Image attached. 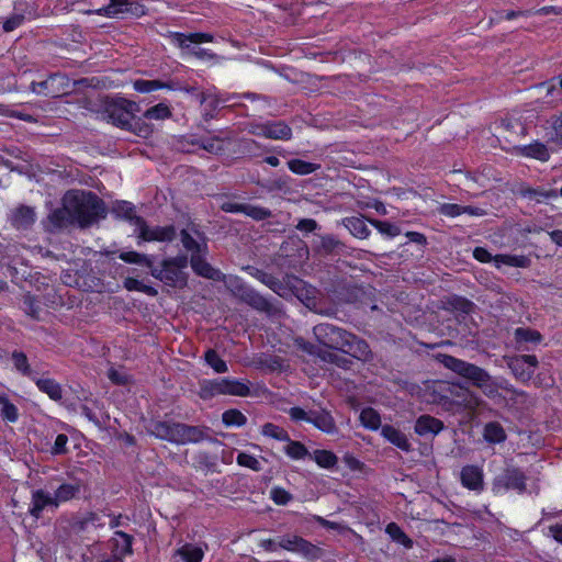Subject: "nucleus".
<instances>
[{
  "label": "nucleus",
  "mask_w": 562,
  "mask_h": 562,
  "mask_svg": "<svg viewBox=\"0 0 562 562\" xmlns=\"http://www.w3.org/2000/svg\"><path fill=\"white\" fill-rule=\"evenodd\" d=\"M72 222L80 227L92 225L103 213L101 201L91 192L70 190L63 198Z\"/></svg>",
  "instance_id": "obj_1"
},
{
  "label": "nucleus",
  "mask_w": 562,
  "mask_h": 562,
  "mask_svg": "<svg viewBox=\"0 0 562 562\" xmlns=\"http://www.w3.org/2000/svg\"><path fill=\"white\" fill-rule=\"evenodd\" d=\"M441 362L447 369L470 380L475 386L481 389L486 396L496 398L499 395V385L482 368L452 356H443Z\"/></svg>",
  "instance_id": "obj_2"
},
{
  "label": "nucleus",
  "mask_w": 562,
  "mask_h": 562,
  "mask_svg": "<svg viewBox=\"0 0 562 562\" xmlns=\"http://www.w3.org/2000/svg\"><path fill=\"white\" fill-rule=\"evenodd\" d=\"M137 110V104L135 102L125 100V99H113L111 100L105 108V114L113 125L133 131L137 135L146 137L150 130L148 126H143L138 120L135 119V112Z\"/></svg>",
  "instance_id": "obj_3"
},
{
  "label": "nucleus",
  "mask_w": 562,
  "mask_h": 562,
  "mask_svg": "<svg viewBox=\"0 0 562 562\" xmlns=\"http://www.w3.org/2000/svg\"><path fill=\"white\" fill-rule=\"evenodd\" d=\"M150 432L157 438L177 445L195 443L204 439V431L195 426L173 422H157L150 427Z\"/></svg>",
  "instance_id": "obj_4"
},
{
  "label": "nucleus",
  "mask_w": 562,
  "mask_h": 562,
  "mask_svg": "<svg viewBox=\"0 0 562 562\" xmlns=\"http://www.w3.org/2000/svg\"><path fill=\"white\" fill-rule=\"evenodd\" d=\"M188 258L177 256L162 262L161 269H153L151 276L161 280L167 285L182 288L187 284Z\"/></svg>",
  "instance_id": "obj_5"
},
{
  "label": "nucleus",
  "mask_w": 562,
  "mask_h": 562,
  "mask_svg": "<svg viewBox=\"0 0 562 562\" xmlns=\"http://www.w3.org/2000/svg\"><path fill=\"white\" fill-rule=\"evenodd\" d=\"M172 43L184 49L187 54L195 56L199 59H211L214 57L209 49L202 48L199 45L213 41V35L210 33H175L172 35Z\"/></svg>",
  "instance_id": "obj_6"
},
{
  "label": "nucleus",
  "mask_w": 562,
  "mask_h": 562,
  "mask_svg": "<svg viewBox=\"0 0 562 562\" xmlns=\"http://www.w3.org/2000/svg\"><path fill=\"white\" fill-rule=\"evenodd\" d=\"M248 393L249 387L247 384L241 381L231 379L207 381L201 389V396L204 398L220 394L246 396Z\"/></svg>",
  "instance_id": "obj_7"
},
{
  "label": "nucleus",
  "mask_w": 562,
  "mask_h": 562,
  "mask_svg": "<svg viewBox=\"0 0 562 562\" xmlns=\"http://www.w3.org/2000/svg\"><path fill=\"white\" fill-rule=\"evenodd\" d=\"M134 232L142 241H170L175 237L172 226L149 227L143 218H134Z\"/></svg>",
  "instance_id": "obj_8"
},
{
  "label": "nucleus",
  "mask_w": 562,
  "mask_h": 562,
  "mask_svg": "<svg viewBox=\"0 0 562 562\" xmlns=\"http://www.w3.org/2000/svg\"><path fill=\"white\" fill-rule=\"evenodd\" d=\"M316 339L324 346L340 350L348 331L331 324H318L313 328Z\"/></svg>",
  "instance_id": "obj_9"
},
{
  "label": "nucleus",
  "mask_w": 562,
  "mask_h": 562,
  "mask_svg": "<svg viewBox=\"0 0 562 562\" xmlns=\"http://www.w3.org/2000/svg\"><path fill=\"white\" fill-rule=\"evenodd\" d=\"M249 132L257 136H263L271 139L286 140L292 136L291 128L281 121L267 123H250Z\"/></svg>",
  "instance_id": "obj_10"
},
{
  "label": "nucleus",
  "mask_w": 562,
  "mask_h": 562,
  "mask_svg": "<svg viewBox=\"0 0 562 562\" xmlns=\"http://www.w3.org/2000/svg\"><path fill=\"white\" fill-rule=\"evenodd\" d=\"M110 3L103 8H100L93 13L108 18H117L121 14L132 13L136 15L144 14L143 7L135 4L131 0H109Z\"/></svg>",
  "instance_id": "obj_11"
},
{
  "label": "nucleus",
  "mask_w": 562,
  "mask_h": 562,
  "mask_svg": "<svg viewBox=\"0 0 562 562\" xmlns=\"http://www.w3.org/2000/svg\"><path fill=\"white\" fill-rule=\"evenodd\" d=\"M538 364V360L535 356L525 355L513 359L509 367L517 379L522 382L529 381Z\"/></svg>",
  "instance_id": "obj_12"
},
{
  "label": "nucleus",
  "mask_w": 562,
  "mask_h": 562,
  "mask_svg": "<svg viewBox=\"0 0 562 562\" xmlns=\"http://www.w3.org/2000/svg\"><path fill=\"white\" fill-rule=\"evenodd\" d=\"M460 481L463 487L480 493L484 488V474L477 465H465L461 469Z\"/></svg>",
  "instance_id": "obj_13"
},
{
  "label": "nucleus",
  "mask_w": 562,
  "mask_h": 562,
  "mask_svg": "<svg viewBox=\"0 0 562 562\" xmlns=\"http://www.w3.org/2000/svg\"><path fill=\"white\" fill-rule=\"evenodd\" d=\"M47 508H57L53 494L42 488L33 491L29 505L30 515L40 518L43 510Z\"/></svg>",
  "instance_id": "obj_14"
},
{
  "label": "nucleus",
  "mask_w": 562,
  "mask_h": 562,
  "mask_svg": "<svg viewBox=\"0 0 562 562\" xmlns=\"http://www.w3.org/2000/svg\"><path fill=\"white\" fill-rule=\"evenodd\" d=\"M340 350L362 361H368L371 358L369 345L350 333L345 338Z\"/></svg>",
  "instance_id": "obj_15"
},
{
  "label": "nucleus",
  "mask_w": 562,
  "mask_h": 562,
  "mask_svg": "<svg viewBox=\"0 0 562 562\" xmlns=\"http://www.w3.org/2000/svg\"><path fill=\"white\" fill-rule=\"evenodd\" d=\"M279 548L290 552L307 555L312 552L313 546L305 539L295 535H285L278 539Z\"/></svg>",
  "instance_id": "obj_16"
},
{
  "label": "nucleus",
  "mask_w": 562,
  "mask_h": 562,
  "mask_svg": "<svg viewBox=\"0 0 562 562\" xmlns=\"http://www.w3.org/2000/svg\"><path fill=\"white\" fill-rule=\"evenodd\" d=\"M66 81L67 79L64 76L53 75L44 81L32 83V90L38 94L57 97L65 91L56 88L63 86Z\"/></svg>",
  "instance_id": "obj_17"
},
{
  "label": "nucleus",
  "mask_w": 562,
  "mask_h": 562,
  "mask_svg": "<svg viewBox=\"0 0 562 562\" xmlns=\"http://www.w3.org/2000/svg\"><path fill=\"white\" fill-rule=\"evenodd\" d=\"M0 417L8 424H15L20 418L15 401L5 392H0Z\"/></svg>",
  "instance_id": "obj_18"
},
{
  "label": "nucleus",
  "mask_w": 562,
  "mask_h": 562,
  "mask_svg": "<svg viewBox=\"0 0 562 562\" xmlns=\"http://www.w3.org/2000/svg\"><path fill=\"white\" fill-rule=\"evenodd\" d=\"M443 428V423L432 416L422 415L415 424V432L419 436H436Z\"/></svg>",
  "instance_id": "obj_19"
},
{
  "label": "nucleus",
  "mask_w": 562,
  "mask_h": 562,
  "mask_svg": "<svg viewBox=\"0 0 562 562\" xmlns=\"http://www.w3.org/2000/svg\"><path fill=\"white\" fill-rule=\"evenodd\" d=\"M311 424L325 434L334 435L337 432L334 417L325 409L313 411Z\"/></svg>",
  "instance_id": "obj_20"
},
{
  "label": "nucleus",
  "mask_w": 562,
  "mask_h": 562,
  "mask_svg": "<svg viewBox=\"0 0 562 562\" xmlns=\"http://www.w3.org/2000/svg\"><path fill=\"white\" fill-rule=\"evenodd\" d=\"M516 151L524 157L537 159L543 162L550 159L549 148L538 140L529 145L517 147Z\"/></svg>",
  "instance_id": "obj_21"
},
{
  "label": "nucleus",
  "mask_w": 562,
  "mask_h": 562,
  "mask_svg": "<svg viewBox=\"0 0 562 562\" xmlns=\"http://www.w3.org/2000/svg\"><path fill=\"white\" fill-rule=\"evenodd\" d=\"M205 548L194 543H184L173 552V558H180L184 562H202Z\"/></svg>",
  "instance_id": "obj_22"
},
{
  "label": "nucleus",
  "mask_w": 562,
  "mask_h": 562,
  "mask_svg": "<svg viewBox=\"0 0 562 562\" xmlns=\"http://www.w3.org/2000/svg\"><path fill=\"white\" fill-rule=\"evenodd\" d=\"M101 526H103V522H101L100 517L94 513H87L75 518L71 522V528L75 532H89Z\"/></svg>",
  "instance_id": "obj_23"
},
{
  "label": "nucleus",
  "mask_w": 562,
  "mask_h": 562,
  "mask_svg": "<svg viewBox=\"0 0 562 562\" xmlns=\"http://www.w3.org/2000/svg\"><path fill=\"white\" fill-rule=\"evenodd\" d=\"M537 89L544 90L546 98L548 99L546 103L550 106H554L562 95V75L539 85Z\"/></svg>",
  "instance_id": "obj_24"
},
{
  "label": "nucleus",
  "mask_w": 562,
  "mask_h": 562,
  "mask_svg": "<svg viewBox=\"0 0 562 562\" xmlns=\"http://www.w3.org/2000/svg\"><path fill=\"white\" fill-rule=\"evenodd\" d=\"M81 491L79 482L63 483L53 493L56 506L76 498Z\"/></svg>",
  "instance_id": "obj_25"
},
{
  "label": "nucleus",
  "mask_w": 562,
  "mask_h": 562,
  "mask_svg": "<svg viewBox=\"0 0 562 562\" xmlns=\"http://www.w3.org/2000/svg\"><path fill=\"white\" fill-rule=\"evenodd\" d=\"M381 435L392 445L396 446L403 451H409L411 443L406 436L393 426L385 425L381 428Z\"/></svg>",
  "instance_id": "obj_26"
},
{
  "label": "nucleus",
  "mask_w": 562,
  "mask_h": 562,
  "mask_svg": "<svg viewBox=\"0 0 562 562\" xmlns=\"http://www.w3.org/2000/svg\"><path fill=\"white\" fill-rule=\"evenodd\" d=\"M11 222L19 229L27 228L35 222V212L32 207L20 206L12 212Z\"/></svg>",
  "instance_id": "obj_27"
},
{
  "label": "nucleus",
  "mask_w": 562,
  "mask_h": 562,
  "mask_svg": "<svg viewBox=\"0 0 562 562\" xmlns=\"http://www.w3.org/2000/svg\"><path fill=\"white\" fill-rule=\"evenodd\" d=\"M493 262L496 268L502 266L527 268L530 265V259L524 255H496Z\"/></svg>",
  "instance_id": "obj_28"
},
{
  "label": "nucleus",
  "mask_w": 562,
  "mask_h": 562,
  "mask_svg": "<svg viewBox=\"0 0 562 562\" xmlns=\"http://www.w3.org/2000/svg\"><path fill=\"white\" fill-rule=\"evenodd\" d=\"M191 267L195 273L207 279H220V271L212 268L204 259L201 258L200 254H192Z\"/></svg>",
  "instance_id": "obj_29"
},
{
  "label": "nucleus",
  "mask_w": 562,
  "mask_h": 562,
  "mask_svg": "<svg viewBox=\"0 0 562 562\" xmlns=\"http://www.w3.org/2000/svg\"><path fill=\"white\" fill-rule=\"evenodd\" d=\"M69 224L75 223L72 222L70 215H68V212L64 205L63 207L53 211L47 217V228L49 231L61 228Z\"/></svg>",
  "instance_id": "obj_30"
},
{
  "label": "nucleus",
  "mask_w": 562,
  "mask_h": 562,
  "mask_svg": "<svg viewBox=\"0 0 562 562\" xmlns=\"http://www.w3.org/2000/svg\"><path fill=\"white\" fill-rule=\"evenodd\" d=\"M313 460L319 468L331 470L337 465L338 458L330 451L325 449H317L312 454Z\"/></svg>",
  "instance_id": "obj_31"
},
{
  "label": "nucleus",
  "mask_w": 562,
  "mask_h": 562,
  "mask_svg": "<svg viewBox=\"0 0 562 562\" xmlns=\"http://www.w3.org/2000/svg\"><path fill=\"white\" fill-rule=\"evenodd\" d=\"M345 226L357 238L364 239L369 236L370 229L363 218L348 217L345 220Z\"/></svg>",
  "instance_id": "obj_32"
},
{
  "label": "nucleus",
  "mask_w": 562,
  "mask_h": 562,
  "mask_svg": "<svg viewBox=\"0 0 562 562\" xmlns=\"http://www.w3.org/2000/svg\"><path fill=\"white\" fill-rule=\"evenodd\" d=\"M456 402L469 411L476 409L481 404V400L476 394L462 387H460V392L456 393Z\"/></svg>",
  "instance_id": "obj_33"
},
{
  "label": "nucleus",
  "mask_w": 562,
  "mask_h": 562,
  "mask_svg": "<svg viewBox=\"0 0 562 562\" xmlns=\"http://www.w3.org/2000/svg\"><path fill=\"white\" fill-rule=\"evenodd\" d=\"M36 385L54 401H58L63 396L60 385L52 379H38Z\"/></svg>",
  "instance_id": "obj_34"
},
{
  "label": "nucleus",
  "mask_w": 562,
  "mask_h": 562,
  "mask_svg": "<svg viewBox=\"0 0 562 562\" xmlns=\"http://www.w3.org/2000/svg\"><path fill=\"white\" fill-rule=\"evenodd\" d=\"M546 137L550 143L562 145V114L552 119L547 127Z\"/></svg>",
  "instance_id": "obj_35"
},
{
  "label": "nucleus",
  "mask_w": 562,
  "mask_h": 562,
  "mask_svg": "<svg viewBox=\"0 0 562 562\" xmlns=\"http://www.w3.org/2000/svg\"><path fill=\"white\" fill-rule=\"evenodd\" d=\"M484 439L491 443H499L505 440V430L498 423H488L484 427Z\"/></svg>",
  "instance_id": "obj_36"
},
{
  "label": "nucleus",
  "mask_w": 562,
  "mask_h": 562,
  "mask_svg": "<svg viewBox=\"0 0 562 562\" xmlns=\"http://www.w3.org/2000/svg\"><path fill=\"white\" fill-rule=\"evenodd\" d=\"M115 554L126 555L132 552V538L123 531H116L113 538Z\"/></svg>",
  "instance_id": "obj_37"
},
{
  "label": "nucleus",
  "mask_w": 562,
  "mask_h": 562,
  "mask_svg": "<svg viewBox=\"0 0 562 562\" xmlns=\"http://www.w3.org/2000/svg\"><path fill=\"white\" fill-rule=\"evenodd\" d=\"M360 422L362 426L371 430H376L381 426V418L379 413L371 407H367L361 411Z\"/></svg>",
  "instance_id": "obj_38"
},
{
  "label": "nucleus",
  "mask_w": 562,
  "mask_h": 562,
  "mask_svg": "<svg viewBox=\"0 0 562 562\" xmlns=\"http://www.w3.org/2000/svg\"><path fill=\"white\" fill-rule=\"evenodd\" d=\"M504 482L507 488L517 490L518 492L525 491V475L518 470H509L504 475Z\"/></svg>",
  "instance_id": "obj_39"
},
{
  "label": "nucleus",
  "mask_w": 562,
  "mask_h": 562,
  "mask_svg": "<svg viewBox=\"0 0 562 562\" xmlns=\"http://www.w3.org/2000/svg\"><path fill=\"white\" fill-rule=\"evenodd\" d=\"M124 286L128 291L142 292L149 296H156L158 294L157 290L151 285H148L143 281L131 277L124 280Z\"/></svg>",
  "instance_id": "obj_40"
},
{
  "label": "nucleus",
  "mask_w": 562,
  "mask_h": 562,
  "mask_svg": "<svg viewBox=\"0 0 562 562\" xmlns=\"http://www.w3.org/2000/svg\"><path fill=\"white\" fill-rule=\"evenodd\" d=\"M204 360L216 373H225L228 370L226 362L213 349L205 352Z\"/></svg>",
  "instance_id": "obj_41"
},
{
  "label": "nucleus",
  "mask_w": 562,
  "mask_h": 562,
  "mask_svg": "<svg viewBox=\"0 0 562 562\" xmlns=\"http://www.w3.org/2000/svg\"><path fill=\"white\" fill-rule=\"evenodd\" d=\"M288 445L284 448V452L288 457L293 460H302L308 456V450L300 441L286 440Z\"/></svg>",
  "instance_id": "obj_42"
},
{
  "label": "nucleus",
  "mask_w": 562,
  "mask_h": 562,
  "mask_svg": "<svg viewBox=\"0 0 562 562\" xmlns=\"http://www.w3.org/2000/svg\"><path fill=\"white\" fill-rule=\"evenodd\" d=\"M289 169L296 175H310L317 170L318 165L302 160V159H292L288 162Z\"/></svg>",
  "instance_id": "obj_43"
},
{
  "label": "nucleus",
  "mask_w": 562,
  "mask_h": 562,
  "mask_svg": "<svg viewBox=\"0 0 562 562\" xmlns=\"http://www.w3.org/2000/svg\"><path fill=\"white\" fill-rule=\"evenodd\" d=\"M133 87L136 91H138L140 93H147V92H151V91H155L158 89H164V88L170 89L169 85L164 83L161 81L144 80V79L135 80L133 83Z\"/></svg>",
  "instance_id": "obj_44"
},
{
  "label": "nucleus",
  "mask_w": 562,
  "mask_h": 562,
  "mask_svg": "<svg viewBox=\"0 0 562 562\" xmlns=\"http://www.w3.org/2000/svg\"><path fill=\"white\" fill-rule=\"evenodd\" d=\"M236 462L240 467L248 468L252 471H261L262 470V462L260 459L254 457L252 454L240 452L238 453L236 458Z\"/></svg>",
  "instance_id": "obj_45"
},
{
  "label": "nucleus",
  "mask_w": 562,
  "mask_h": 562,
  "mask_svg": "<svg viewBox=\"0 0 562 562\" xmlns=\"http://www.w3.org/2000/svg\"><path fill=\"white\" fill-rule=\"evenodd\" d=\"M114 212L117 214V216H121L127 221L134 226V218H140L135 214L134 206L132 203L126 201L117 202L114 206Z\"/></svg>",
  "instance_id": "obj_46"
},
{
  "label": "nucleus",
  "mask_w": 562,
  "mask_h": 562,
  "mask_svg": "<svg viewBox=\"0 0 562 562\" xmlns=\"http://www.w3.org/2000/svg\"><path fill=\"white\" fill-rule=\"evenodd\" d=\"M119 258L128 263L145 265L147 267H151L150 258L137 251H122L119 255Z\"/></svg>",
  "instance_id": "obj_47"
},
{
  "label": "nucleus",
  "mask_w": 562,
  "mask_h": 562,
  "mask_svg": "<svg viewBox=\"0 0 562 562\" xmlns=\"http://www.w3.org/2000/svg\"><path fill=\"white\" fill-rule=\"evenodd\" d=\"M171 115L169 106L165 103H158L144 113V116L149 120H165Z\"/></svg>",
  "instance_id": "obj_48"
},
{
  "label": "nucleus",
  "mask_w": 562,
  "mask_h": 562,
  "mask_svg": "<svg viewBox=\"0 0 562 562\" xmlns=\"http://www.w3.org/2000/svg\"><path fill=\"white\" fill-rule=\"evenodd\" d=\"M222 420L226 426H243L246 423V416L237 409H228L223 413Z\"/></svg>",
  "instance_id": "obj_49"
},
{
  "label": "nucleus",
  "mask_w": 562,
  "mask_h": 562,
  "mask_svg": "<svg viewBox=\"0 0 562 562\" xmlns=\"http://www.w3.org/2000/svg\"><path fill=\"white\" fill-rule=\"evenodd\" d=\"M261 432L263 436L271 437L280 441L289 440L288 432L281 427L271 423L263 425Z\"/></svg>",
  "instance_id": "obj_50"
},
{
  "label": "nucleus",
  "mask_w": 562,
  "mask_h": 562,
  "mask_svg": "<svg viewBox=\"0 0 562 562\" xmlns=\"http://www.w3.org/2000/svg\"><path fill=\"white\" fill-rule=\"evenodd\" d=\"M385 531L393 540L406 547H411L412 541L395 522L389 524L385 528Z\"/></svg>",
  "instance_id": "obj_51"
},
{
  "label": "nucleus",
  "mask_w": 562,
  "mask_h": 562,
  "mask_svg": "<svg viewBox=\"0 0 562 562\" xmlns=\"http://www.w3.org/2000/svg\"><path fill=\"white\" fill-rule=\"evenodd\" d=\"M244 214L256 221H261L268 218L271 215V212L261 206L245 204Z\"/></svg>",
  "instance_id": "obj_52"
},
{
  "label": "nucleus",
  "mask_w": 562,
  "mask_h": 562,
  "mask_svg": "<svg viewBox=\"0 0 562 562\" xmlns=\"http://www.w3.org/2000/svg\"><path fill=\"white\" fill-rule=\"evenodd\" d=\"M270 497L277 505H286L293 498L292 494L279 486L271 488Z\"/></svg>",
  "instance_id": "obj_53"
},
{
  "label": "nucleus",
  "mask_w": 562,
  "mask_h": 562,
  "mask_svg": "<svg viewBox=\"0 0 562 562\" xmlns=\"http://www.w3.org/2000/svg\"><path fill=\"white\" fill-rule=\"evenodd\" d=\"M371 223L383 235L395 237L401 233L398 226L392 223L383 221H372Z\"/></svg>",
  "instance_id": "obj_54"
},
{
  "label": "nucleus",
  "mask_w": 562,
  "mask_h": 562,
  "mask_svg": "<svg viewBox=\"0 0 562 562\" xmlns=\"http://www.w3.org/2000/svg\"><path fill=\"white\" fill-rule=\"evenodd\" d=\"M12 361L15 367V369L21 372L22 374H30V366L27 362V358L23 352L14 351L12 353Z\"/></svg>",
  "instance_id": "obj_55"
},
{
  "label": "nucleus",
  "mask_w": 562,
  "mask_h": 562,
  "mask_svg": "<svg viewBox=\"0 0 562 562\" xmlns=\"http://www.w3.org/2000/svg\"><path fill=\"white\" fill-rule=\"evenodd\" d=\"M257 277L262 283L267 284L276 293H278L279 295H283V288L276 278L261 271H257Z\"/></svg>",
  "instance_id": "obj_56"
},
{
  "label": "nucleus",
  "mask_w": 562,
  "mask_h": 562,
  "mask_svg": "<svg viewBox=\"0 0 562 562\" xmlns=\"http://www.w3.org/2000/svg\"><path fill=\"white\" fill-rule=\"evenodd\" d=\"M181 240L183 244V247L192 251V254L199 255L202 251V245L199 244L188 232L183 231L181 233Z\"/></svg>",
  "instance_id": "obj_57"
},
{
  "label": "nucleus",
  "mask_w": 562,
  "mask_h": 562,
  "mask_svg": "<svg viewBox=\"0 0 562 562\" xmlns=\"http://www.w3.org/2000/svg\"><path fill=\"white\" fill-rule=\"evenodd\" d=\"M515 335L518 341L537 342L541 338L538 331L526 328H517Z\"/></svg>",
  "instance_id": "obj_58"
},
{
  "label": "nucleus",
  "mask_w": 562,
  "mask_h": 562,
  "mask_svg": "<svg viewBox=\"0 0 562 562\" xmlns=\"http://www.w3.org/2000/svg\"><path fill=\"white\" fill-rule=\"evenodd\" d=\"M438 211L440 214L449 217H456L463 214L462 206L454 203H443L439 206Z\"/></svg>",
  "instance_id": "obj_59"
},
{
  "label": "nucleus",
  "mask_w": 562,
  "mask_h": 562,
  "mask_svg": "<svg viewBox=\"0 0 562 562\" xmlns=\"http://www.w3.org/2000/svg\"><path fill=\"white\" fill-rule=\"evenodd\" d=\"M312 412L313 411L307 412L301 407H291L289 409V415H290L291 419L294 422L304 420V422L311 423Z\"/></svg>",
  "instance_id": "obj_60"
},
{
  "label": "nucleus",
  "mask_w": 562,
  "mask_h": 562,
  "mask_svg": "<svg viewBox=\"0 0 562 562\" xmlns=\"http://www.w3.org/2000/svg\"><path fill=\"white\" fill-rule=\"evenodd\" d=\"M67 443H68V437L64 434H59L55 439V442L52 447L50 452L55 456L66 453L67 452Z\"/></svg>",
  "instance_id": "obj_61"
},
{
  "label": "nucleus",
  "mask_w": 562,
  "mask_h": 562,
  "mask_svg": "<svg viewBox=\"0 0 562 562\" xmlns=\"http://www.w3.org/2000/svg\"><path fill=\"white\" fill-rule=\"evenodd\" d=\"M23 20H24V16L21 14L13 15L4 21L3 30L5 32H11V31L15 30L16 27H19L22 24Z\"/></svg>",
  "instance_id": "obj_62"
},
{
  "label": "nucleus",
  "mask_w": 562,
  "mask_h": 562,
  "mask_svg": "<svg viewBox=\"0 0 562 562\" xmlns=\"http://www.w3.org/2000/svg\"><path fill=\"white\" fill-rule=\"evenodd\" d=\"M342 461L352 471H360L363 467V463L351 453H346Z\"/></svg>",
  "instance_id": "obj_63"
},
{
  "label": "nucleus",
  "mask_w": 562,
  "mask_h": 562,
  "mask_svg": "<svg viewBox=\"0 0 562 562\" xmlns=\"http://www.w3.org/2000/svg\"><path fill=\"white\" fill-rule=\"evenodd\" d=\"M109 379L116 384H124L127 382V376L124 372H121L114 368H111L108 372Z\"/></svg>",
  "instance_id": "obj_64"
}]
</instances>
